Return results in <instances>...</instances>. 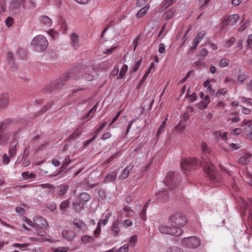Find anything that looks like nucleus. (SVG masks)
Listing matches in <instances>:
<instances>
[{"mask_svg":"<svg viewBox=\"0 0 252 252\" xmlns=\"http://www.w3.org/2000/svg\"><path fill=\"white\" fill-rule=\"evenodd\" d=\"M69 202L68 200L63 201L60 205V209L62 210H65L69 205Z\"/></svg>","mask_w":252,"mask_h":252,"instance_id":"obj_52","label":"nucleus"},{"mask_svg":"<svg viewBox=\"0 0 252 252\" xmlns=\"http://www.w3.org/2000/svg\"><path fill=\"white\" fill-rule=\"evenodd\" d=\"M25 0H13L11 1L9 6V13L13 16L19 15L25 8Z\"/></svg>","mask_w":252,"mask_h":252,"instance_id":"obj_6","label":"nucleus"},{"mask_svg":"<svg viewBox=\"0 0 252 252\" xmlns=\"http://www.w3.org/2000/svg\"><path fill=\"white\" fill-rule=\"evenodd\" d=\"M158 230L161 233L167 234L176 237L180 236L183 233V230L180 228H176L175 227H170L164 225H160Z\"/></svg>","mask_w":252,"mask_h":252,"instance_id":"obj_8","label":"nucleus"},{"mask_svg":"<svg viewBox=\"0 0 252 252\" xmlns=\"http://www.w3.org/2000/svg\"><path fill=\"white\" fill-rule=\"evenodd\" d=\"M62 235L63 237L67 241H71L76 236L75 232L73 230H63Z\"/></svg>","mask_w":252,"mask_h":252,"instance_id":"obj_16","label":"nucleus"},{"mask_svg":"<svg viewBox=\"0 0 252 252\" xmlns=\"http://www.w3.org/2000/svg\"><path fill=\"white\" fill-rule=\"evenodd\" d=\"M236 41V38L234 37H232L230 39L227 40L225 44V47L228 48L230 47Z\"/></svg>","mask_w":252,"mask_h":252,"instance_id":"obj_51","label":"nucleus"},{"mask_svg":"<svg viewBox=\"0 0 252 252\" xmlns=\"http://www.w3.org/2000/svg\"><path fill=\"white\" fill-rule=\"evenodd\" d=\"M175 173L169 172L164 180L165 185L169 189H174L176 187V184L174 181Z\"/></svg>","mask_w":252,"mask_h":252,"instance_id":"obj_10","label":"nucleus"},{"mask_svg":"<svg viewBox=\"0 0 252 252\" xmlns=\"http://www.w3.org/2000/svg\"><path fill=\"white\" fill-rule=\"evenodd\" d=\"M111 215H112V214L111 212H109V213L106 214L105 216V218L103 220H100V222H102V223H103V224L104 225H106L107 224V223L108 222V221L110 217L111 216Z\"/></svg>","mask_w":252,"mask_h":252,"instance_id":"obj_49","label":"nucleus"},{"mask_svg":"<svg viewBox=\"0 0 252 252\" xmlns=\"http://www.w3.org/2000/svg\"><path fill=\"white\" fill-rule=\"evenodd\" d=\"M205 174L210 179L213 180L215 179V168L213 164L209 161H206L203 164Z\"/></svg>","mask_w":252,"mask_h":252,"instance_id":"obj_9","label":"nucleus"},{"mask_svg":"<svg viewBox=\"0 0 252 252\" xmlns=\"http://www.w3.org/2000/svg\"><path fill=\"white\" fill-rule=\"evenodd\" d=\"M175 12V9L174 8L169 9L165 13L166 17L167 19L172 18Z\"/></svg>","mask_w":252,"mask_h":252,"instance_id":"obj_39","label":"nucleus"},{"mask_svg":"<svg viewBox=\"0 0 252 252\" xmlns=\"http://www.w3.org/2000/svg\"><path fill=\"white\" fill-rule=\"evenodd\" d=\"M167 252H183L181 249H180L176 246H172V247H169L167 249Z\"/></svg>","mask_w":252,"mask_h":252,"instance_id":"obj_42","label":"nucleus"},{"mask_svg":"<svg viewBox=\"0 0 252 252\" xmlns=\"http://www.w3.org/2000/svg\"><path fill=\"white\" fill-rule=\"evenodd\" d=\"M8 104V96L2 94L0 96V109L5 108Z\"/></svg>","mask_w":252,"mask_h":252,"instance_id":"obj_19","label":"nucleus"},{"mask_svg":"<svg viewBox=\"0 0 252 252\" xmlns=\"http://www.w3.org/2000/svg\"><path fill=\"white\" fill-rule=\"evenodd\" d=\"M148 0H137L136 6L141 7L144 6Z\"/></svg>","mask_w":252,"mask_h":252,"instance_id":"obj_59","label":"nucleus"},{"mask_svg":"<svg viewBox=\"0 0 252 252\" xmlns=\"http://www.w3.org/2000/svg\"><path fill=\"white\" fill-rule=\"evenodd\" d=\"M133 224V222L130 220H125L122 221L121 225L122 226L127 228V227L131 226Z\"/></svg>","mask_w":252,"mask_h":252,"instance_id":"obj_37","label":"nucleus"},{"mask_svg":"<svg viewBox=\"0 0 252 252\" xmlns=\"http://www.w3.org/2000/svg\"><path fill=\"white\" fill-rule=\"evenodd\" d=\"M70 162V159L69 157H66L63 163V165L62 166V170H63L65 169L66 168L68 164Z\"/></svg>","mask_w":252,"mask_h":252,"instance_id":"obj_50","label":"nucleus"},{"mask_svg":"<svg viewBox=\"0 0 252 252\" xmlns=\"http://www.w3.org/2000/svg\"><path fill=\"white\" fill-rule=\"evenodd\" d=\"M117 46L113 47L104 50L103 52L104 54L110 55L115 50Z\"/></svg>","mask_w":252,"mask_h":252,"instance_id":"obj_58","label":"nucleus"},{"mask_svg":"<svg viewBox=\"0 0 252 252\" xmlns=\"http://www.w3.org/2000/svg\"><path fill=\"white\" fill-rule=\"evenodd\" d=\"M72 206L75 211L77 212L79 207V201L78 199H75L73 201Z\"/></svg>","mask_w":252,"mask_h":252,"instance_id":"obj_62","label":"nucleus"},{"mask_svg":"<svg viewBox=\"0 0 252 252\" xmlns=\"http://www.w3.org/2000/svg\"><path fill=\"white\" fill-rule=\"evenodd\" d=\"M31 44L37 52H41L47 49L48 42L44 36L38 35L33 38Z\"/></svg>","mask_w":252,"mask_h":252,"instance_id":"obj_2","label":"nucleus"},{"mask_svg":"<svg viewBox=\"0 0 252 252\" xmlns=\"http://www.w3.org/2000/svg\"><path fill=\"white\" fill-rule=\"evenodd\" d=\"M81 241L84 244H91L94 242V239L92 236L84 235L81 237Z\"/></svg>","mask_w":252,"mask_h":252,"instance_id":"obj_30","label":"nucleus"},{"mask_svg":"<svg viewBox=\"0 0 252 252\" xmlns=\"http://www.w3.org/2000/svg\"><path fill=\"white\" fill-rule=\"evenodd\" d=\"M101 223L100 221H99L97 223V226L96 229L94 231V235L96 238H97L100 233L101 231Z\"/></svg>","mask_w":252,"mask_h":252,"instance_id":"obj_47","label":"nucleus"},{"mask_svg":"<svg viewBox=\"0 0 252 252\" xmlns=\"http://www.w3.org/2000/svg\"><path fill=\"white\" fill-rule=\"evenodd\" d=\"M48 33L52 38L53 39H55L59 36V33L55 32L53 29H50L48 31Z\"/></svg>","mask_w":252,"mask_h":252,"instance_id":"obj_40","label":"nucleus"},{"mask_svg":"<svg viewBox=\"0 0 252 252\" xmlns=\"http://www.w3.org/2000/svg\"><path fill=\"white\" fill-rule=\"evenodd\" d=\"M68 250V247H60L52 248V250L54 252H66Z\"/></svg>","mask_w":252,"mask_h":252,"instance_id":"obj_38","label":"nucleus"},{"mask_svg":"<svg viewBox=\"0 0 252 252\" xmlns=\"http://www.w3.org/2000/svg\"><path fill=\"white\" fill-rule=\"evenodd\" d=\"M201 148L203 152L207 153L210 152V150L207 146V145L204 142L201 143Z\"/></svg>","mask_w":252,"mask_h":252,"instance_id":"obj_57","label":"nucleus"},{"mask_svg":"<svg viewBox=\"0 0 252 252\" xmlns=\"http://www.w3.org/2000/svg\"><path fill=\"white\" fill-rule=\"evenodd\" d=\"M227 92V90L225 88H221L216 93V95L219 98H222L221 96H224Z\"/></svg>","mask_w":252,"mask_h":252,"instance_id":"obj_36","label":"nucleus"},{"mask_svg":"<svg viewBox=\"0 0 252 252\" xmlns=\"http://www.w3.org/2000/svg\"><path fill=\"white\" fill-rule=\"evenodd\" d=\"M40 20L41 23L47 27H50L52 25V20L47 16L44 15L41 16Z\"/></svg>","mask_w":252,"mask_h":252,"instance_id":"obj_21","label":"nucleus"},{"mask_svg":"<svg viewBox=\"0 0 252 252\" xmlns=\"http://www.w3.org/2000/svg\"><path fill=\"white\" fill-rule=\"evenodd\" d=\"M248 75L246 72H242L237 76V82L239 84H242L247 78Z\"/></svg>","mask_w":252,"mask_h":252,"instance_id":"obj_27","label":"nucleus"},{"mask_svg":"<svg viewBox=\"0 0 252 252\" xmlns=\"http://www.w3.org/2000/svg\"><path fill=\"white\" fill-rule=\"evenodd\" d=\"M30 245L29 243H24V244H19V243H14L13 244V247L15 248H18L22 251L25 250L28 246Z\"/></svg>","mask_w":252,"mask_h":252,"instance_id":"obj_35","label":"nucleus"},{"mask_svg":"<svg viewBox=\"0 0 252 252\" xmlns=\"http://www.w3.org/2000/svg\"><path fill=\"white\" fill-rule=\"evenodd\" d=\"M33 221L34 225L37 227L47 228L48 224L46 220L41 216H35L34 217Z\"/></svg>","mask_w":252,"mask_h":252,"instance_id":"obj_12","label":"nucleus"},{"mask_svg":"<svg viewBox=\"0 0 252 252\" xmlns=\"http://www.w3.org/2000/svg\"><path fill=\"white\" fill-rule=\"evenodd\" d=\"M165 128V121H163L161 123L158 129L157 132V136L159 135L164 130Z\"/></svg>","mask_w":252,"mask_h":252,"instance_id":"obj_48","label":"nucleus"},{"mask_svg":"<svg viewBox=\"0 0 252 252\" xmlns=\"http://www.w3.org/2000/svg\"><path fill=\"white\" fill-rule=\"evenodd\" d=\"M39 186L43 189H55L54 185L50 184L48 183L41 184L39 185Z\"/></svg>","mask_w":252,"mask_h":252,"instance_id":"obj_54","label":"nucleus"},{"mask_svg":"<svg viewBox=\"0 0 252 252\" xmlns=\"http://www.w3.org/2000/svg\"><path fill=\"white\" fill-rule=\"evenodd\" d=\"M128 69V66L126 64H124L120 70V72L117 77L118 79H122L126 75Z\"/></svg>","mask_w":252,"mask_h":252,"instance_id":"obj_26","label":"nucleus"},{"mask_svg":"<svg viewBox=\"0 0 252 252\" xmlns=\"http://www.w3.org/2000/svg\"><path fill=\"white\" fill-rule=\"evenodd\" d=\"M214 81V79H208L203 84L204 87L207 88V90L210 93V94L211 95L215 94V91L212 88V85L210 84L211 82Z\"/></svg>","mask_w":252,"mask_h":252,"instance_id":"obj_22","label":"nucleus"},{"mask_svg":"<svg viewBox=\"0 0 252 252\" xmlns=\"http://www.w3.org/2000/svg\"><path fill=\"white\" fill-rule=\"evenodd\" d=\"M201 162L195 158L183 159L181 162V166L185 171H189L200 166Z\"/></svg>","mask_w":252,"mask_h":252,"instance_id":"obj_4","label":"nucleus"},{"mask_svg":"<svg viewBox=\"0 0 252 252\" xmlns=\"http://www.w3.org/2000/svg\"><path fill=\"white\" fill-rule=\"evenodd\" d=\"M141 63H142V59H140V60L137 61L136 62L134 65L133 66V67L132 68V71L136 72L138 70L139 67L140 66Z\"/></svg>","mask_w":252,"mask_h":252,"instance_id":"obj_53","label":"nucleus"},{"mask_svg":"<svg viewBox=\"0 0 252 252\" xmlns=\"http://www.w3.org/2000/svg\"><path fill=\"white\" fill-rule=\"evenodd\" d=\"M17 153V144L14 145H11L9 148V154L10 158L14 157Z\"/></svg>","mask_w":252,"mask_h":252,"instance_id":"obj_29","label":"nucleus"},{"mask_svg":"<svg viewBox=\"0 0 252 252\" xmlns=\"http://www.w3.org/2000/svg\"><path fill=\"white\" fill-rule=\"evenodd\" d=\"M239 19V16L238 14H232L224 18L221 23L222 26L227 25L233 26L235 24Z\"/></svg>","mask_w":252,"mask_h":252,"instance_id":"obj_11","label":"nucleus"},{"mask_svg":"<svg viewBox=\"0 0 252 252\" xmlns=\"http://www.w3.org/2000/svg\"><path fill=\"white\" fill-rule=\"evenodd\" d=\"M241 23L242 24V25L238 29V31L240 32H242L249 26L250 20L248 19L245 21V16H244L241 19Z\"/></svg>","mask_w":252,"mask_h":252,"instance_id":"obj_25","label":"nucleus"},{"mask_svg":"<svg viewBox=\"0 0 252 252\" xmlns=\"http://www.w3.org/2000/svg\"><path fill=\"white\" fill-rule=\"evenodd\" d=\"M117 176V171L116 170H113L112 172L108 173L105 177L104 182L107 183L109 182H114Z\"/></svg>","mask_w":252,"mask_h":252,"instance_id":"obj_14","label":"nucleus"},{"mask_svg":"<svg viewBox=\"0 0 252 252\" xmlns=\"http://www.w3.org/2000/svg\"><path fill=\"white\" fill-rule=\"evenodd\" d=\"M205 35L206 32L205 31H201L198 33L196 37L198 38V39L201 41L204 37Z\"/></svg>","mask_w":252,"mask_h":252,"instance_id":"obj_63","label":"nucleus"},{"mask_svg":"<svg viewBox=\"0 0 252 252\" xmlns=\"http://www.w3.org/2000/svg\"><path fill=\"white\" fill-rule=\"evenodd\" d=\"M150 7V4L147 3L145 6L142 7L137 13L136 16L138 18L143 17L147 13Z\"/></svg>","mask_w":252,"mask_h":252,"instance_id":"obj_23","label":"nucleus"},{"mask_svg":"<svg viewBox=\"0 0 252 252\" xmlns=\"http://www.w3.org/2000/svg\"><path fill=\"white\" fill-rule=\"evenodd\" d=\"M133 167L134 165L127 166L120 175L119 178L121 180L126 179L128 176L130 172L132 170Z\"/></svg>","mask_w":252,"mask_h":252,"instance_id":"obj_18","label":"nucleus"},{"mask_svg":"<svg viewBox=\"0 0 252 252\" xmlns=\"http://www.w3.org/2000/svg\"><path fill=\"white\" fill-rule=\"evenodd\" d=\"M11 123L10 119L0 122V146L5 144L9 138V133L6 129V126Z\"/></svg>","mask_w":252,"mask_h":252,"instance_id":"obj_5","label":"nucleus"},{"mask_svg":"<svg viewBox=\"0 0 252 252\" xmlns=\"http://www.w3.org/2000/svg\"><path fill=\"white\" fill-rule=\"evenodd\" d=\"M5 25L7 27L12 26L14 23V19L12 17H8L5 20Z\"/></svg>","mask_w":252,"mask_h":252,"instance_id":"obj_43","label":"nucleus"},{"mask_svg":"<svg viewBox=\"0 0 252 252\" xmlns=\"http://www.w3.org/2000/svg\"><path fill=\"white\" fill-rule=\"evenodd\" d=\"M72 76V73L71 72L65 73L59 79L49 84L47 86L46 89L49 92H52L56 89L61 88L63 85L64 83L71 78Z\"/></svg>","mask_w":252,"mask_h":252,"instance_id":"obj_3","label":"nucleus"},{"mask_svg":"<svg viewBox=\"0 0 252 252\" xmlns=\"http://www.w3.org/2000/svg\"><path fill=\"white\" fill-rule=\"evenodd\" d=\"M6 0H0V15L6 10Z\"/></svg>","mask_w":252,"mask_h":252,"instance_id":"obj_32","label":"nucleus"},{"mask_svg":"<svg viewBox=\"0 0 252 252\" xmlns=\"http://www.w3.org/2000/svg\"><path fill=\"white\" fill-rule=\"evenodd\" d=\"M241 147V146L239 144L231 143L229 145V148L231 149L232 150H236L238 149Z\"/></svg>","mask_w":252,"mask_h":252,"instance_id":"obj_64","label":"nucleus"},{"mask_svg":"<svg viewBox=\"0 0 252 252\" xmlns=\"http://www.w3.org/2000/svg\"><path fill=\"white\" fill-rule=\"evenodd\" d=\"M241 99L243 101V102L247 103L250 106H252V98H247L244 96H242L241 97Z\"/></svg>","mask_w":252,"mask_h":252,"instance_id":"obj_56","label":"nucleus"},{"mask_svg":"<svg viewBox=\"0 0 252 252\" xmlns=\"http://www.w3.org/2000/svg\"><path fill=\"white\" fill-rule=\"evenodd\" d=\"M10 157H8L6 153L2 156V162L4 165H7L10 161Z\"/></svg>","mask_w":252,"mask_h":252,"instance_id":"obj_46","label":"nucleus"},{"mask_svg":"<svg viewBox=\"0 0 252 252\" xmlns=\"http://www.w3.org/2000/svg\"><path fill=\"white\" fill-rule=\"evenodd\" d=\"M112 234L114 237L118 236L120 232V222L118 220L114 221L111 228Z\"/></svg>","mask_w":252,"mask_h":252,"instance_id":"obj_15","label":"nucleus"},{"mask_svg":"<svg viewBox=\"0 0 252 252\" xmlns=\"http://www.w3.org/2000/svg\"><path fill=\"white\" fill-rule=\"evenodd\" d=\"M46 228L37 227L36 228V232L37 234L40 236H44L46 234V232L45 231Z\"/></svg>","mask_w":252,"mask_h":252,"instance_id":"obj_44","label":"nucleus"},{"mask_svg":"<svg viewBox=\"0 0 252 252\" xmlns=\"http://www.w3.org/2000/svg\"><path fill=\"white\" fill-rule=\"evenodd\" d=\"M79 37L76 33H72L70 36V44L75 48L78 47Z\"/></svg>","mask_w":252,"mask_h":252,"instance_id":"obj_20","label":"nucleus"},{"mask_svg":"<svg viewBox=\"0 0 252 252\" xmlns=\"http://www.w3.org/2000/svg\"><path fill=\"white\" fill-rule=\"evenodd\" d=\"M107 124V122L105 121V122H103L101 124V125L98 128H96L94 130V135H95L96 136V134L97 133H98L99 132H100Z\"/></svg>","mask_w":252,"mask_h":252,"instance_id":"obj_41","label":"nucleus"},{"mask_svg":"<svg viewBox=\"0 0 252 252\" xmlns=\"http://www.w3.org/2000/svg\"><path fill=\"white\" fill-rule=\"evenodd\" d=\"M111 136H112V134L110 132H106L102 134V135L101 136V139L103 140H105L110 138L111 137Z\"/></svg>","mask_w":252,"mask_h":252,"instance_id":"obj_60","label":"nucleus"},{"mask_svg":"<svg viewBox=\"0 0 252 252\" xmlns=\"http://www.w3.org/2000/svg\"><path fill=\"white\" fill-rule=\"evenodd\" d=\"M243 208L244 209L245 213L248 212L249 216L252 219V200H250L249 202H246L245 200H242Z\"/></svg>","mask_w":252,"mask_h":252,"instance_id":"obj_17","label":"nucleus"},{"mask_svg":"<svg viewBox=\"0 0 252 252\" xmlns=\"http://www.w3.org/2000/svg\"><path fill=\"white\" fill-rule=\"evenodd\" d=\"M186 127V124L185 123H183L180 121L178 125L176 126V129L180 131L183 130Z\"/></svg>","mask_w":252,"mask_h":252,"instance_id":"obj_55","label":"nucleus"},{"mask_svg":"<svg viewBox=\"0 0 252 252\" xmlns=\"http://www.w3.org/2000/svg\"><path fill=\"white\" fill-rule=\"evenodd\" d=\"M210 102V100L209 96L207 95L200 102V107L203 109L206 108Z\"/></svg>","mask_w":252,"mask_h":252,"instance_id":"obj_31","label":"nucleus"},{"mask_svg":"<svg viewBox=\"0 0 252 252\" xmlns=\"http://www.w3.org/2000/svg\"><path fill=\"white\" fill-rule=\"evenodd\" d=\"M176 0H167L165 2H163L161 5V8H162L163 10L167 9L169 6L172 5Z\"/></svg>","mask_w":252,"mask_h":252,"instance_id":"obj_34","label":"nucleus"},{"mask_svg":"<svg viewBox=\"0 0 252 252\" xmlns=\"http://www.w3.org/2000/svg\"><path fill=\"white\" fill-rule=\"evenodd\" d=\"M168 221L172 227L176 228L182 229L187 223V220L185 216L180 213L172 214L168 218Z\"/></svg>","mask_w":252,"mask_h":252,"instance_id":"obj_1","label":"nucleus"},{"mask_svg":"<svg viewBox=\"0 0 252 252\" xmlns=\"http://www.w3.org/2000/svg\"><path fill=\"white\" fill-rule=\"evenodd\" d=\"M94 115L90 111L85 115L82 116V120L85 122H87L91 118H93Z\"/></svg>","mask_w":252,"mask_h":252,"instance_id":"obj_45","label":"nucleus"},{"mask_svg":"<svg viewBox=\"0 0 252 252\" xmlns=\"http://www.w3.org/2000/svg\"><path fill=\"white\" fill-rule=\"evenodd\" d=\"M182 245L186 248L195 249L200 245V241L195 236L185 237L182 240Z\"/></svg>","mask_w":252,"mask_h":252,"instance_id":"obj_7","label":"nucleus"},{"mask_svg":"<svg viewBox=\"0 0 252 252\" xmlns=\"http://www.w3.org/2000/svg\"><path fill=\"white\" fill-rule=\"evenodd\" d=\"M68 188V186L64 184L61 185L57 187L59 195L63 196L67 192Z\"/></svg>","mask_w":252,"mask_h":252,"instance_id":"obj_24","label":"nucleus"},{"mask_svg":"<svg viewBox=\"0 0 252 252\" xmlns=\"http://www.w3.org/2000/svg\"><path fill=\"white\" fill-rule=\"evenodd\" d=\"M128 245L125 244L119 249L118 252H127L128 251Z\"/></svg>","mask_w":252,"mask_h":252,"instance_id":"obj_61","label":"nucleus"},{"mask_svg":"<svg viewBox=\"0 0 252 252\" xmlns=\"http://www.w3.org/2000/svg\"><path fill=\"white\" fill-rule=\"evenodd\" d=\"M230 64V61L228 59H222L219 63V66L220 67H224L228 66Z\"/></svg>","mask_w":252,"mask_h":252,"instance_id":"obj_33","label":"nucleus"},{"mask_svg":"<svg viewBox=\"0 0 252 252\" xmlns=\"http://www.w3.org/2000/svg\"><path fill=\"white\" fill-rule=\"evenodd\" d=\"M91 196L87 192L80 193V201L86 202L90 200Z\"/></svg>","mask_w":252,"mask_h":252,"instance_id":"obj_28","label":"nucleus"},{"mask_svg":"<svg viewBox=\"0 0 252 252\" xmlns=\"http://www.w3.org/2000/svg\"><path fill=\"white\" fill-rule=\"evenodd\" d=\"M252 155L250 152H246L238 159V162L242 164H247L251 161Z\"/></svg>","mask_w":252,"mask_h":252,"instance_id":"obj_13","label":"nucleus"}]
</instances>
